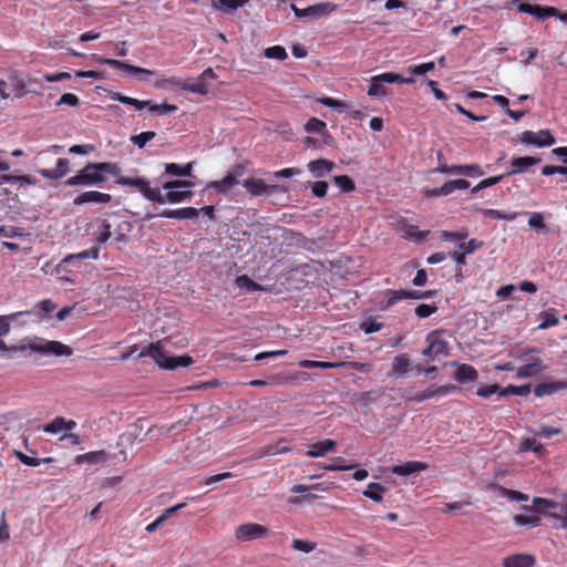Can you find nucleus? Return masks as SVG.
<instances>
[{"label":"nucleus","instance_id":"1","mask_svg":"<svg viewBox=\"0 0 567 567\" xmlns=\"http://www.w3.org/2000/svg\"><path fill=\"white\" fill-rule=\"evenodd\" d=\"M140 357L152 358L162 369L173 370L177 367H189L193 359L189 355H167L161 342H153L142 348Z\"/></svg>","mask_w":567,"mask_h":567},{"label":"nucleus","instance_id":"2","mask_svg":"<svg viewBox=\"0 0 567 567\" xmlns=\"http://www.w3.org/2000/svg\"><path fill=\"white\" fill-rule=\"evenodd\" d=\"M384 83L413 84L414 78H404L394 72H385L372 76L368 89V95L371 97H384L386 95Z\"/></svg>","mask_w":567,"mask_h":567},{"label":"nucleus","instance_id":"3","mask_svg":"<svg viewBox=\"0 0 567 567\" xmlns=\"http://www.w3.org/2000/svg\"><path fill=\"white\" fill-rule=\"evenodd\" d=\"M106 181V176L102 175L99 163H89L78 173L65 181L68 186H93L100 185Z\"/></svg>","mask_w":567,"mask_h":567},{"label":"nucleus","instance_id":"4","mask_svg":"<svg viewBox=\"0 0 567 567\" xmlns=\"http://www.w3.org/2000/svg\"><path fill=\"white\" fill-rule=\"evenodd\" d=\"M115 183L121 186L136 188L150 202L162 200L159 188L151 187L150 182L144 177L120 176Z\"/></svg>","mask_w":567,"mask_h":567},{"label":"nucleus","instance_id":"5","mask_svg":"<svg viewBox=\"0 0 567 567\" xmlns=\"http://www.w3.org/2000/svg\"><path fill=\"white\" fill-rule=\"evenodd\" d=\"M539 352H540V349L530 348V349H527V350L523 351L522 353H517L515 355L517 359H523V360L528 361L526 364H524L517 369L516 378L525 379V378L535 377L536 374H538L539 372L545 370V367H544L542 360L528 358L529 354L539 353Z\"/></svg>","mask_w":567,"mask_h":567},{"label":"nucleus","instance_id":"6","mask_svg":"<svg viewBox=\"0 0 567 567\" xmlns=\"http://www.w3.org/2000/svg\"><path fill=\"white\" fill-rule=\"evenodd\" d=\"M435 295L434 290H426V291H420V290H388L386 291V300L382 302L381 309L388 310L392 306H394L396 302L405 299H425L431 298Z\"/></svg>","mask_w":567,"mask_h":567},{"label":"nucleus","instance_id":"7","mask_svg":"<svg viewBox=\"0 0 567 567\" xmlns=\"http://www.w3.org/2000/svg\"><path fill=\"white\" fill-rule=\"evenodd\" d=\"M268 536L269 529L257 523L241 524L235 529V537L239 542H250Z\"/></svg>","mask_w":567,"mask_h":567},{"label":"nucleus","instance_id":"8","mask_svg":"<svg viewBox=\"0 0 567 567\" xmlns=\"http://www.w3.org/2000/svg\"><path fill=\"white\" fill-rule=\"evenodd\" d=\"M518 141L522 144L534 145L537 147L551 146L556 143V140L549 130H540L538 132L524 131L518 135Z\"/></svg>","mask_w":567,"mask_h":567},{"label":"nucleus","instance_id":"9","mask_svg":"<svg viewBox=\"0 0 567 567\" xmlns=\"http://www.w3.org/2000/svg\"><path fill=\"white\" fill-rule=\"evenodd\" d=\"M511 3L518 12L532 14L538 20H545L547 18H551V16H557L558 13V9L555 7H543L539 4L522 2L520 0H512Z\"/></svg>","mask_w":567,"mask_h":567},{"label":"nucleus","instance_id":"10","mask_svg":"<svg viewBox=\"0 0 567 567\" xmlns=\"http://www.w3.org/2000/svg\"><path fill=\"white\" fill-rule=\"evenodd\" d=\"M443 332L440 330H434L430 332L426 337V341L429 346L422 351L424 357L431 355H440L449 353V343L443 338Z\"/></svg>","mask_w":567,"mask_h":567},{"label":"nucleus","instance_id":"11","mask_svg":"<svg viewBox=\"0 0 567 567\" xmlns=\"http://www.w3.org/2000/svg\"><path fill=\"white\" fill-rule=\"evenodd\" d=\"M30 349L38 353L53 354L56 357L70 355L72 353V350L60 341H44L41 343H34L30 346Z\"/></svg>","mask_w":567,"mask_h":567},{"label":"nucleus","instance_id":"12","mask_svg":"<svg viewBox=\"0 0 567 567\" xmlns=\"http://www.w3.org/2000/svg\"><path fill=\"white\" fill-rule=\"evenodd\" d=\"M457 388L454 384H446L441 386L431 385L426 390L417 392L414 395L410 396V400L414 402H423L435 396L449 395L455 392Z\"/></svg>","mask_w":567,"mask_h":567},{"label":"nucleus","instance_id":"13","mask_svg":"<svg viewBox=\"0 0 567 567\" xmlns=\"http://www.w3.org/2000/svg\"><path fill=\"white\" fill-rule=\"evenodd\" d=\"M540 157L519 156L511 159V171L504 173L505 177L511 175L523 174L529 171L532 166L540 163Z\"/></svg>","mask_w":567,"mask_h":567},{"label":"nucleus","instance_id":"14","mask_svg":"<svg viewBox=\"0 0 567 567\" xmlns=\"http://www.w3.org/2000/svg\"><path fill=\"white\" fill-rule=\"evenodd\" d=\"M239 184V179H236V175L227 174L225 177L218 181H212L207 183L206 189H214L216 193L227 196L231 189Z\"/></svg>","mask_w":567,"mask_h":567},{"label":"nucleus","instance_id":"15","mask_svg":"<svg viewBox=\"0 0 567 567\" xmlns=\"http://www.w3.org/2000/svg\"><path fill=\"white\" fill-rule=\"evenodd\" d=\"M56 305L51 299H43L35 303L30 310L22 311L23 316H32L34 321H43L49 313L55 310Z\"/></svg>","mask_w":567,"mask_h":567},{"label":"nucleus","instance_id":"16","mask_svg":"<svg viewBox=\"0 0 567 567\" xmlns=\"http://www.w3.org/2000/svg\"><path fill=\"white\" fill-rule=\"evenodd\" d=\"M112 200V196L106 193H101L97 190H87L79 194L74 199L73 204L76 206L86 204V203H95V204H109Z\"/></svg>","mask_w":567,"mask_h":567},{"label":"nucleus","instance_id":"17","mask_svg":"<svg viewBox=\"0 0 567 567\" xmlns=\"http://www.w3.org/2000/svg\"><path fill=\"white\" fill-rule=\"evenodd\" d=\"M99 62L101 64H105V65H109V66L114 68V69L124 70V71H127V72L133 73V74H147V75H152V74L155 73L152 70L144 69V68H141V66H135V65H132V64H130L127 62H123V61L115 60V59H110V58H102V59L99 60Z\"/></svg>","mask_w":567,"mask_h":567},{"label":"nucleus","instance_id":"18","mask_svg":"<svg viewBox=\"0 0 567 567\" xmlns=\"http://www.w3.org/2000/svg\"><path fill=\"white\" fill-rule=\"evenodd\" d=\"M502 565L503 567H534L536 558L532 554L519 553L505 557Z\"/></svg>","mask_w":567,"mask_h":567},{"label":"nucleus","instance_id":"19","mask_svg":"<svg viewBox=\"0 0 567 567\" xmlns=\"http://www.w3.org/2000/svg\"><path fill=\"white\" fill-rule=\"evenodd\" d=\"M70 171V161L68 158H59L55 168H41L38 173L47 179H60Z\"/></svg>","mask_w":567,"mask_h":567},{"label":"nucleus","instance_id":"20","mask_svg":"<svg viewBox=\"0 0 567 567\" xmlns=\"http://www.w3.org/2000/svg\"><path fill=\"white\" fill-rule=\"evenodd\" d=\"M429 468V464L420 461H409L403 464L394 465L390 468L391 473L400 476H409Z\"/></svg>","mask_w":567,"mask_h":567},{"label":"nucleus","instance_id":"21","mask_svg":"<svg viewBox=\"0 0 567 567\" xmlns=\"http://www.w3.org/2000/svg\"><path fill=\"white\" fill-rule=\"evenodd\" d=\"M111 455L104 451V450H99V451H91V452H87V453H84V454H80V455H76L74 457V463L76 465H82V464H104L105 462H107L110 460Z\"/></svg>","mask_w":567,"mask_h":567},{"label":"nucleus","instance_id":"22","mask_svg":"<svg viewBox=\"0 0 567 567\" xmlns=\"http://www.w3.org/2000/svg\"><path fill=\"white\" fill-rule=\"evenodd\" d=\"M199 215V210L195 207H183L177 209H163L157 214L158 217L172 219H195Z\"/></svg>","mask_w":567,"mask_h":567},{"label":"nucleus","instance_id":"23","mask_svg":"<svg viewBox=\"0 0 567 567\" xmlns=\"http://www.w3.org/2000/svg\"><path fill=\"white\" fill-rule=\"evenodd\" d=\"M336 167V164L332 161L326 158H319L315 161H310L308 163V169L312 174L313 177L320 178L330 174Z\"/></svg>","mask_w":567,"mask_h":567},{"label":"nucleus","instance_id":"24","mask_svg":"<svg viewBox=\"0 0 567 567\" xmlns=\"http://www.w3.org/2000/svg\"><path fill=\"white\" fill-rule=\"evenodd\" d=\"M338 10V4L333 2H321L313 6H309L308 8L302 9V18L307 17H323L328 16L331 12Z\"/></svg>","mask_w":567,"mask_h":567},{"label":"nucleus","instance_id":"25","mask_svg":"<svg viewBox=\"0 0 567 567\" xmlns=\"http://www.w3.org/2000/svg\"><path fill=\"white\" fill-rule=\"evenodd\" d=\"M338 443L331 439H324L322 441L316 442L309 446L307 451V455L309 457H321L324 456L328 452H332L337 449Z\"/></svg>","mask_w":567,"mask_h":567},{"label":"nucleus","instance_id":"26","mask_svg":"<svg viewBox=\"0 0 567 567\" xmlns=\"http://www.w3.org/2000/svg\"><path fill=\"white\" fill-rule=\"evenodd\" d=\"M76 426L75 421H66L63 416H56L43 426V431L50 434H58L62 431H71Z\"/></svg>","mask_w":567,"mask_h":567},{"label":"nucleus","instance_id":"27","mask_svg":"<svg viewBox=\"0 0 567 567\" xmlns=\"http://www.w3.org/2000/svg\"><path fill=\"white\" fill-rule=\"evenodd\" d=\"M243 186L251 196H261L267 194L269 188H278L277 185L268 186L261 178H248L243 183Z\"/></svg>","mask_w":567,"mask_h":567},{"label":"nucleus","instance_id":"28","mask_svg":"<svg viewBox=\"0 0 567 567\" xmlns=\"http://www.w3.org/2000/svg\"><path fill=\"white\" fill-rule=\"evenodd\" d=\"M171 83L174 84V87H178L186 92L197 93V94H202V95L207 93V85H206L205 81H203L200 78L194 83H188L182 79L181 80H171Z\"/></svg>","mask_w":567,"mask_h":567},{"label":"nucleus","instance_id":"29","mask_svg":"<svg viewBox=\"0 0 567 567\" xmlns=\"http://www.w3.org/2000/svg\"><path fill=\"white\" fill-rule=\"evenodd\" d=\"M168 192L163 195L162 194V200H155L157 204H178L186 202L190 199L194 195L192 190H175V189H167Z\"/></svg>","mask_w":567,"mask_h":567},{"label":"nucleus","instance_id":"30","mask_svg":"<svg viewBox=\"0 0 567 567\" xmlns=\"http://www.w3.org/2000/svg\"><path fill=\"white\" fill-rule=\"evenodd\" d=\"M8 79L13 89L14 97L19 99V97L24 96L28 93L27 87H25L27 83L19 71H17V70L11 71L8 75Z\"/></svg>","mask_w":567,"mask_h":567},{"label":"nucleus","instance_id":"31","mask_svg":"<svg viewBox=\"0 0 567 567\" xmlns=\"http://www.w3.org/2000/svg\"><path fill=\"white\" fill-rule=\"evenodd\" d=\"M566 388L567 383L563 381L543 382L535 386L534 393L536 396L550 395Z\"/></svg>","mask_w":567,"mask_h":567},{"label":"nucleus","instance_id":"32","mask_svg":"<svg viewBox=\"0 0 567 567\" xmlns=\"http://www.w3.org/2000/svg\"><path fill=\"white\" fill-rule=\"evenodd\" d=\"M478 377L474 367L463 363L460 364L455 371V379L460 383H468L476 381Z\"/></svg>","mask_w":567,"mask_h":567},{"label":"nucleus","instance_id":"33","mask_svg":"<svg viewBox=\"0 0 567 567\" xmlns=\"http://www.w3.org/2000/svg\"><path fill=\"white\" fill-rule=\"evenodd\" d=\"M411 370V361L408 354H400L393 359L391 377H402Z\"/></svg>","mask_w":567,"mask_h":567},{"label":"nucleus","instance_id":"34","mask_svg":"<svg viewBox=\"0 0 567 567\" xmlns=\"http://www.w3.org/2000/svg\"><path fill=\"white\" fill-rule=\"evenodd\" d=\"M249 0H212L213 7L224 13H231L245 7Z\"/></svg>","mask_w":567,"mask_h":567},{"label":"nucleus","instance_id":"35","mask_svg":"<svg viewBox=\"0 0 567 567\" xmlns=\"http://www.w3.org/2000/svg\"><path fill=\"white\" fill-rule=\"evenodd\" d=\"M194 163L189 162L186 165H179L176 163H168L165 165V173L172 176L178 177H190L193 174Z\"/></svg>","mask_w":567,"mask_h":567},{"label":"nucleus","instance_id":"36","mask_svg":"<svg viewBox=\"0 0 567 567\" xmlns=\"http://www.w3.org/2000/svg\"><path fill=\"white\" fill-rule=\"evenodd\" d=\"M297 377L290 372H279L268 377V385L285 386L296 384Z\"/></svg>","mask_w":567,"mask_h":567},{"label":"nucleus","instance_id":"37","mask_svg":"<svg viewBox=\"0 0 567 567\" xmlns=\"http://www.w3.org/2000/svg\"><path fill=\"white\" fill-rule=\"evenodd\" d=\"M471 186V183L467 179L458 178L445 182L441 186V192L443 196L451 195L455 190L467 189Z\"/></svg>","mask_w":567,"mask_h":567},{"label":"nucleus","instance_id":"38","mask_svg":"<svg viewBox=\"0 0 567 567\" xmlns=\"http://www.w3.org/2000/svg\"><path fill=\"white\" fill-rule=\"evenodd\" d=\"M93 235L96 244H105L112 236L111 224L105 219L101 220Z\"/></svg>","mask_w":567,"mask_h":567},{"label":"nucleus","instance_id":"39","mask_svg":"<svg viewBox=\"0 0 567 567\" xmlns=\"http://www.w3.org/2000/svg\"><path fill=\"white\" fill-rule=\"evenodd\" d=\"M385 491L386 489L380 483H369L362 494L371 501L380 503L383 499Z\"/></svg>","mask_w":567,"mask_h":567},{"label":"nucleus","instance_id":"40","mask_svg":"<svg viewBox=\"0 0 567 567\" xmlns=\"http://www.w3.org/2000/svg\"><path fill=\"white\" fill-rule=\"evenodd\" d=\"M343 362H328V361H316V360H301L299 367L306 369H332L342 367Z\"/></svg>","mask_w":567,"mask_h":567},{"label":"nucleus","instance_id":"41","mask_svg":"<svg viewBox=\"0 0 567 567\" xmlns=\"http://www.w3.org/2000/svg\"><path fill=\"white\" fill-rule=\"evenodd\" d=\"M113 100H116L123 104H126V105H132L134 106L136 110H143L144 107H146V105H151V100H147V101H140L137 99H134V97H131V96H126V95H123L121 93H116L115 96H113Z\"/></svg>","mask_w":567,"mask_h":567},{"label":"nucleus","instance_id":"42","mask_svg":"<svg viewBox=\"0 0 567 567\" xmlns=\"http://www.w3.org/2000/svg\"><path fill=\"white\" fill-rule=\"evenodd\" d=\"M23 312H12L10 315L0 316V338L10 332L11 322L22 317Z\"/></svg>","mask_w":567,"mask_h":567},{"label":"nucleus","instance_id":"43","mask_svg":"<svg viewBox=\"0 0 567 567\" xmlns=\"http://www.w3.org/2000/svg\"><path fill=\"white\" fill-rule=\"evenodd\" d=\"M496 489L501 496H504L509 501L526 502L528 499V496L526 494L518 491L508 489L504 486H497Z\"/></svg>","mask_w":567,"mask_h":567},{"label":"nucleus","instance_id":"44","mask_svg":"<svg viewBox=\"0 0 567 567\" xmlns=\"http://www.w3.org/2000/svg\"><path fill=\"white\" fill-rule=\"evenodd\" d=\"M555 312V309H549L540 313L542 322L539 323V329H548L559 323Z\"/></svg>","mask_w":567,"mask_h":567},{"label":"nucleus","instance_id":"45","mask_svg":"<svg viewBox=\"0 0 567 567\" xmlns=\"http://www.w3.org/2000/svg\"><path fill=\"white\" fill-rule=\"evenodd\" d=\"M97 259L99 258V248H90L85 249L79 254L68 255L63 258V264H69L73 259Z\"/></svg>","mask_w":567,"mask_h":567},{"label":"nucleus","instance_id":"46","mask_svg":"<svg viewBox=\"0 0 567 567\" xmlns=\"http://www.w3.org/2000/svg\"><path fill=\"white\" fill-rule=\"evenodd\" d=\"M548 516L560 520V527L567 528V495L561 497L559 512H549Z\"/></svg>","mask_w":567,"mask_h":567},{"label":"nucleus","instance_id":"47","mask_svg":"<svg viewBox=\"0 0 567 567\" xmlns=\"http://www.w3.org/2000/svg\"><path fill=\"white\" fill-rule=\"evenodd\" d=\"M483 215L492 219L514 220L518 213H505L503 210L487 208L483 210Z\"/></svg>","mask_w":567,"mask_h":567},{"label":"nucleus","instance_id":"48","mask_svg":"<svg viewBox=\"0 0 567 567\" xmlns=\"http://www.w3.org/2000/svg\"><path fill=\"white\" fill-rule=\"evenodd\" d=\"M334 184L341 189L343 193H350L355 189V184L351 177L348 175H338L333 178Z\"/></svg>","mask_w":567,"mask_h":567},{"label":"nucleus","instance_id":"49","mask_svg":"<svg viewBox=\"0 0 567 567\" xmlns=\"http://www.w3.org/2000/svg\"><path fill=\"white\" fill-rule=\"evenodd\" d=\"M16 456L22 464L28 465V466H33V467L39 466L41 463H50L53 461L52 457L37 458V457L28 456L22 452H16Z\"/></svg>","mask_w":567,"mask_h":567},{"label":"nucleus","instance_id":"50","mask_svg":"<svg viewBox=\"0 0 567 567\" xmlns=\"http://www.w3.org/2000/svg\"><path fill=\"white\" fill-rule=\"evenodd\" d=\"M544 450V446L536 441L534 437L523 439L519 444L520 452H529L533 451L535 453H540Z\"/></svg>","mask_w":567,"mask_h":567},{"label":"nucleus","instance_id":"51","mask_svg":"<svg viewBox=\"0 0 567 567\" xmlns=\"http://www.w3.org/2000/svg\"><path fill=\"white\" fill-rule=\"evenodd\" d=\"M514 522L518 526L536 527L540 524V518L536 515L518 514L514 516Z\"/></svg>","mask_w":567,"mask_h":567},{"label":"nucleus","instance_id":"52","mask_svg":"<svg viewBox=\"0 0 567 567\" xmlns=\"http://www.w3.org/2000/svg\"><path fill=\"white\" fill-rule=\"evenodd\" d=\"M534 505L536 506L538 512H547L549 513V508H559L561 506V502H554L551 499L535 497Z\"/></svg>","mask_w":567,"mask_h":567},{"label":"nucleus","instance_id":"53","mask_svg":"<svg viewBox=\"0 0 567 567\" xmlns=\"http://www.w3.org/2000/svg\"><path fill=\"white\" fill-rule=\"evenodd\" d=\"M434 172L441 173V174H447V175H464L465 172V164L463 165H447V164H440Z\"/></svg>","mask_w":567,"mask_h":567},{"label":"nucleus","instance_id":"54","mask_svg":"<svg viewBox=\"0 0 567 567\" xmlns=\"http://www.w3.org/2000/svg\"><path fill=\"white\" fill-rule=\"evenodd\" d=\"M504 178H505V175L501 174V175H497V176H492V177L482 179L477 185H475L472 188V194L475 195V194H477L480 190H482L484 188L492 187V186L498 184Z\"/></svg>","mask_w":567,"mask_h":567},{"label":"nucleus","instance_id":"55","mask_svg":"<svg viewBox=\"0 0 567 567\" xmlns=\"http://www.w3.org/2000/svg\"><path fill=\"white\" fill-rule=\"evenodd\" d=\"M435 69V63L433 61L421 63L417 65H410L406 69V72L411 75H423L427 72H431Z\"/></svg>","mask_w":567,"mask_h":567},{"label":"nucleus","instance_id":"56","mask_svg":"<svg viewBox=\"0 0 567 567\" xmlns=\"http://www.w3.org/2000/svg\"><path fill=\"white\" fill-rule=\"evenodd\" d=\"M483 247V241L482 240H477V239H470L468 241H461L458 245H457V249L462 252H464L465 255H471L473 254L474 251L478 250L480 248Z\"/></svg>","mask_w":567,"mask_h":567},{"label":"nucleus","instance_id":"57","mask_svg":"<svg viewBox=\"0 0 567 567\" xmlns=\"http://www.w3.org/2000/svg\"><path fill=\"white\" fill-rule=\"evenodd\" d=\"M99 168L102 171V175L106 176V174H110L112 176H116L117 178L121 175V166L117 163L114 162H101L99 163Z\"/></svg>","mask_w":567,"mask_h":567},{"label":"nucleus","instance_id":"58","mask_svg":"<svg viewBox=\"0 0 567 567\" xmlns=\"http://www.w3.org/2000/svg\"><path fill=\"white\" fill-rule=\"evenodd\" d=\"M156 136V133L153 131L142 132L137 135H133L131 137V142L136 145L138 148H143L150 141H152Z\"/></svg>","mask_w":567,"mask_h":567},{"label":"nucleus","instance_id":"59","mask_svg":"<svg viewBox=\"0 0 567 567\" xmlns=\"http://www.w3.org/2000/svg\"><path fill=\"white\" fill-rule=\"evenodd\" d=\"M265 56L268 59H274L278 61H284L287 59L288 54L286 49L281 45L269 47L265 50Z\"/></svg>","mask_w":567,"mask_h":567},{"label":"nucleus","instance_id":"60","mask_svg":"<svg viewBox=\"0 0 567 567\" xmlns=\"http://www.w3.org/2000/svg\"><path fill=\"white\" fill-rule=\"evenodd\" d=\"M332 463L321 466L326 471H348L355 467L354 464L346 465L344 460L340 456L333 457Z\"/></svg>","mask_w":567,"mask_h":567},{"label":"nucleus","instance_id":"61","mask_svg":"<svg viewBox=\"0 0 567 567\" xmlns=\"http://www.w3.org/2000/svg\"><path fill=\"white\" fill-rule=\"evenodd\" d=\"M530 392V385H508L499 392V395H527Z\"/></svg>","mask_w":567,"mask_h":567},{"label":"nucleus","instance_id":"62","mask_svg":"<svg viewBox=\"0 0 567 567\" xmlns=\"http://www.w3.org/2000/svg\"><path fill=\"white\" fill-rule=\"evenodd\" d=\"M468 233L467 230H461V231H449L443 230L440 234V239L443 241H462L466 239Z\"/></svg>","mask_w":567,"mask_h":567},{"label":"nucleus","instance_id":"63","mask_svg":"<svg viewBox=\"0 0 567 567\" xmlns=\"http://www.w3.org/2000/svg\"><path fill=\"white\" fill-rule=\"evenodd\" d=\"M236 284L239 288L247 289L248 291L260 290V285L251 280L247 275L238 276Z\"/></svg>","mask_w":567,"mask_h":567},{"label":"nucleus","instance_id":"64","mask_svg":"<svg viewBox=\"0 0 567 567\" xmlns=\"http://www.w3.org/2000/svg\"><path fill=\"white\" fill-rule=\"evenodd\" d=\"M326 123L319 118L311 117L305 125V130L308 133L320 134L326 128Z\"/></svg>","mask_w":567,"mask_h":567}]
</instances>
